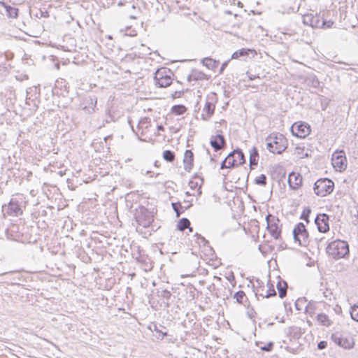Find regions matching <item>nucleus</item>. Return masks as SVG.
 <instances>
[{
	"mask_svg": "<svg viewBox=\"0 0 358 358\" xmlns=\"http://www.w3.org/2000/svg\"><path fill=\"white\" fill-rule=\"evenodd\" d=\"M25 197L23 194H17L13 195L8 204L2 206L3 216L18 217L22 215L23 210L26 207Z\"/></svg>",
	"mask_w": 358,
	"mask_h": 358,
	"instance_id": "nucleus-1",
	"label": "nucleus"
},
{
	"mask_svg": "<svg viewBox=\"0 0 358 358\" xmlns=\"http://www.w3.org/2000/svg\"><path fill=\"white\" fill-rule=\"evenodd\" d=\"M266 148L273 154H281L287 148V140L281 134H271L266 138Z\"/></svg>",
	"mask_w": 358,
	"mask_h": 358,
	"instance_id": "nucleus-2",
	"label": "nucleus"
},
{
	"mask_svg": "<svg viewBox=\"0 0 358 358\" xmlns=\"http://www.w3.org/2000/svg\"><path fill=\"white\" fill-rule=\"evenodd\" d=\"M327 252L335 259L346 258L350 253L349 245L345 241L336 240L328 245Z\"/></svg>",
	"mask_w": 358,
	"mask_h": 358,
	"instance_id": "nucleus-3",
	"label": "nucleus"
},
{
	"mask_svg": "<svg viewBox=\"0 0 358 358\" xmlns=\"http://www.w3.org/2000/svg\"><path fill=\"white\" fill-rule=\"evenodd\" d=\"M334 182L328 178H320L317 180L314 185V192L317 196H324L332 192L334 189Z\"/></svg>",
	"mask_w": 358,
	"mask_h": 358,
	"instance_id": "nucleus-4",
	"label": "nucleus"
},
{
	"mask_svg": "<svg viewBox=\"0 0 358 358\" xmlns=\"http://www.w3.org/2000/svg\"><path fill=\"white\" fill-rule=\"evenodd\" d=\"M172 72L166 68L157 69L155 73V84L159 87H166L172 83Z\"/></svg>",
	"mask_w": 358,
	"mask_h": 358,
	"instance_id": "nucleus-5",
	"label": "nucleus"
},
{
	"mask_svg": "<svg viewBox=\"0 0 358 358\" xmlns=\"http://www.w3.org/2000/svg\"><path fill=\"white\" fill-rule=\"evenodd\" d=\"M267 223V229L270 234L275 238L278 239L281 234V226L280 225V220L278 217L271 214H268L266 217Z\"/></svg>",
	"mask_w": 358,
	"mask_h": 358,
	"instance_id": "nucleus-6",
	"label": "nucleus"
},
{
	"mask_svg": "<svg viewBox=\"0 0 358 358\" xmlns=\"http://www.w3.org/2000/svg\"><path fill=\"white\" fill-rule=\"evenodd\" d=\"M294 239L301 246H307L309 243L308 232L303 223L300 222L293 229Z\"/></svg>",
	"mask_w": 358,
	"mask_h": 358,
	"instance_id": "nucleus-7",
	"label": "nucleus"
},
{
	"mask_svg": "<svg viewBox=\"0 0 358 358\" xmlns=\"http://www.w3.org/2000/svg\"><path fill=\"white\" fill-rule=\"evenodd\" d=\"M331 340L338 345L345 348L351 349L355 345L354 339L347 334L336 332L331 335Z\"/></svg>",
	"mask_w": 358,
	"mask_h": 358,
	"instance_id": "nucleus-8",
	"label": "nucleus"
},
{
	"mask_svg": "<svg viewBox=\"0 0 358 358\" xmlns=\"http://www.w3.org/2000/svg\"><path fill=\"white\" fill-rule=\"evenodd\" d=\"M136 220L138 224L145 228L153 222V216L147 208L141 207L136 213Z\"/></svg>",
	"mask_w": 358,
	"mask_h": 358,
	"instance_id": "nucleus-9",
	"label": "nucleus"
},
{
	"mask_svg": "<svg viewBox=\"0 0 358 358\" xmlns=\"http://www.w3.org/2000/svg\"><path fill=\"white\" fill-rule=\"evenodd\" d=\"M319 231L325 233L329 231V216L327 214H319L315 219Z\"/></svg>",
	"mask_w": 358,
	"mask_h": 358,
	"instance_id": "nucleus-10",
	"label": "nucleus"
},
{
	"mask_svg": "<svg viewBox=\"0 0 358 358\" xmlns=\"http://www.w3.org/2000/svg\"><path fill=\"white\" fill-rule=\"evenodd\" d=\"M210 143L215 151L223 150L226 147V141L222 134L211 136Z\"/></svg>",
	"mask_w": 358,
	"mask_h": 358,
	"instance_id": "nucleus-11",
	"label": "nucleus"
},
{
	"mask_svg": "<svg viewBox=\"0 0 358 358\" xmlns=\"http://www.w3.org/2000/svg\"><path fill=\"white\" fill-rule=\"evenodd\" d=\"M292 131L295 136L299 138H305L310 134V126L301 123L300 124H293Z\"/></svg>",
	"mask_w": 358,
	"mask_h": 358,
	"instance_id": "nucleus-12",
	"label": "nucleus"
},
{
	"mask_svg": "<svg viewBox=\"0 0 358 358\" xmlns=\"http://www.w3.org/2000/svg\"><path fill=\"white\" fill-rule=\"evenodd\" d=\"M332 165L335 169L337 170L341 171L344 170L346 167V164L345 163V157H343L340 153H335L332 156Z\"/></svg>",
	"mask_w": 358,
	"mask_h": 358,
	"instance_id": "nucleus-13",
	"label": "nucleus"
},
{
	"mask_svg": "<svg viewBox=\"0 0 358 358\" xmlns=\"http://www.w3.org/2000/svg\"><path fill=\"white\" fill-rule=\"evenodd\" d=\"M288 182L292 189H298L302 184V177L292 172L289 175Z\"/></svg>",
	"mask_w": 358,
	"mask_h": 358,
	"instance_id": "nucleus-14",
	"label": "nucleus"
},
{
	"mask_svg": "<svg viewBox=\"0 0 358 358\" xmlns=\"http://www.w3.org/2000/svg\"><path fill=\"white\" fill-rule=\"evenodd\" d=\"M193 152L189 150H187L184 155L183 163L185 170L188 172L190 171L193 166Z\"/></svg>",
	"mask_w": 358,
	"mask_h": 358,
	"instance_id": "nucleus-15",
	"label": "nucleus"
},
{
	"mask_svg": "<svg viewBox=\"0 0 358 358\" xmlns=\"http://www.w3.org/2000/svg\"><path fill=\"white\" fill-rule=\"evenodd\" d=\"M215 108V106L212 102L206 101L203 108V112L206 113V116H205L206 115L203 114V120H207L208 118H210L213 115Z\"/></svg>",
	"mask_w": 358,
	"mask_h": 358,
	"instance_id": "nucleus-16",
	"label": "nucleus"
},
{
	"mask_svg": "<svg viewBox=\"0 0 358 358\" xmlns=\"http://www.w3.org/2000/svg\"><path fill=\"white\" fill-rule=\"evenodd\" d=\"M259 153L256 147H252L250 150V166L253 169L254 166H257L259 161Z\"/></svg>",
	"mask_w": 358,
	"mask_h": 358,
	"instance_id": "nucleus-17",
	"label": "nucleus"
},
{
	"mask_svg": "<svg viewBox=\"0 0 358 358\" xmlns=\"http://www.w3.org/2000/svg\"><path fill=\"white\" fill-rule=\"evenodd\" d=\"M85 101L87 103L89 104V106H85L83 107V110H87L89 113H94L95 110L96 101H97L96 98L94 96H88L87 98H86Z\"/></svg>",
	"mask_w": 358,
	"mask_h": 358,
	"instance_id": "nucleus-18",
	"label": "nucleus"
},
{
	"mask_svg": "<svg viewBox=\"0 0 358 358\" xmlns=\"http://www.w3.org/2000/svg\"><path fill=\"white\" fill-rule=\"evenodd\" d=\"M0 3L4 7L6 15L10 18H17L18 16V9L11 6L6 4L4 2H0Z\"/></svg>",
	"mask_w": 358,
	"mask_h": 358,
	"instance_id": "nucleus-19",
	"label": "nucleus"
},
{
	"mask_svg": "<svg viewBox=\"0 0 358 358\" xmlns=\"http://www.w3.org/2000/svg\"><path fill=\"white\" fill-rule=\"evenodd\" d=\"M201 63L203 65L206 66L208 69L215 70L217 68L219 62L213 59L210 57H206L201 60Z\"/></svg>",
	"mask_w": 358,
	"mask_h": 358,
	"instance_id": "nucleus-20",
	"label": "nucleus"
},
{
	"mask_svg": "<svg viewBox=\"0 0 358 358\" xmlns=\"http://www.w3.org/2000/svg\"><path fill=\"white\" fill-rule=\"evenodd\" d=\"M317 321L321 325L325 327H329L332 324V321L330 320L328 315L324 313H320L317 315Z\"/></svg>",
	"mask_w": 358,
	"mask_h": 358,
	"instance_id": "nucleus-21",
	"label": "nucleus"
},
{
	"mask_svg": "<svg viewBox=\"0 0 358 358\" xmlns=\"http://www.w3.org/2000/svg\"><path fill=\"white\" fill-rule=\"evenodd\" d=\"M287 285L285 281H279L277 284V289L278 290L279 297L283 299L287 294Z\"/></svg>",
	"mask_w": 358,
	"mask_h": 358,
	"instance_id": "nucleus-22",
	"label": "nucleus"
},
{
	"mask_svg": "<svg viewBox=\"0 0 358 358\" xmlns=\"http://www.w3.org/2000/svg\"><path fill=\"white\" fill-rule=\"evenodd\" d=\"M233 153V156L235 159H237V163L238 165H242L245 163V157L243 152L241 150L237 149L231 152Z\"/></svg>",
	"mask_w": 358,
	"mask_h": 358,
	"instance_id": "nucleus-23",
	"label": "nucleus"
},
{
	"mask_svg": "<svg viewBox=\"0 0 358 358\" xmlns=\"http://www.w3.org/2000/svg\"><path fill=\"white\" fill-rule=\"evenodd\" d=\"M190 222L187 218L180 219L177 224V229L179 231H183L185 229L189 227Z\"/></svg>",
	"mask_w": 358,
	"mask_h": 358,
	"instance_id": "nucleus-24",
	"label": "nucleus"
},
{
	"mask_svg": "<svg viewBox=\"0 0 358 358\" xmlns=\"http://www.w3.org/2000/svg\"><path fill=\"white\" fill-rule=\"evenodd\" d=\"M186 110L187 108L183 105H176L171 108V112L177 115H182Z\"/></svg>",
	"mask_w": 358,
	"mask_h": 358,
	"instance_id": "nucleus-25",
	"label": "nucleus"
},
{
	"mask_svg": "<svg viewBox=\"0 0 358 358\" xmlns=\"http://www.w3.org/2000/svg\"><path fill=\"white\" fill-rule=\"evenodd\" d=\"M227 160V167H234L236 166H239L237 163V159H235L233 156V153H229L227 157L225 158Z\"/></svg>",
	"mask_w": 358,
	"mask_h": 358,
	"instance_id": "nucleus-26",
	"label": "nucleus"
},
{
	"mask_svg": "<svg viewBox=\"0 0 358 358\" xmlns=\"http://www.w3.org/2000/svg\"><path fill=\"white\" fill-rule=\"evenodd\" d=\"M248 51H250V50H247L245 48L238 50L232 54L231 58L232 59H238L242 56L248 55Z\"/></svg>",
	"mask_w": 358,
	"mask_h": 358,
	"instance_id": "nucleus-27",
	"label": "nucleus"
},
{
	"mask_svg": "<svg viewBox=\"0 0 358 358\" xmlns=\"http://www.w3.org/2000/svg\"><path fill=\"white\" fill-rule=\"evenodd\" d=\"M163 158L169 162H172L175 159V154L169 150H165L163 152Z\"/></svg>",
	"mask_w": 358,
	"mask_h": 358,
	"instance_id": "nucleus-28",
	"label": "nucleus"
},
{
	"mask_svg": "<svg viewBox=\"0 0 358 358\" xmlns=\"http://www.w3.org/2000/svg\"><path fill=\"white\" fill-rule=\"evenodd\" d=\"M160 296L164 299V303L166 304V306H169V300L171 296V292L166 289L162 290Z\"/></svg>",
	"mask_w": 358,
	"mask_h": 358,
	"instance_id": "nucleus-29",
	"label": "nucleus"
},
{
	"mask_svg": "<svg viewBox=\"0 0 358 358\" xmlns=\"http://www.w3.org/2000/svg\"><path fill=\"white\" fill-rule=\"evenodd\" d=\"M194 179L196 180V181L192 180V181L189 182L190 187L192 188V189H194L197 186H199V188H201V186L203 184V179L201 178H200V177H195Z\"/></svg>",
	"mask_w": 358,
	"mask_h": 358,
	"instance_id": "nucleus-30",
	"label": "nucleus"
},
{
	"mask_svg": "<svg viewBox=\"0 0 358 358\" xmlns=\"http://www.w3.org/2000/svg\"><path fill=\"white\" fill-rule=\"evenodd\" d=\"M255 183L259 185L265 186L266 185V176L264 174H261L255 179Z\"/></svg>",
	"mask_w": 358,
	"mask_h": 358,
	"instance_id": "nucleus-31",
	"label": "nucleus"
},
{
	"mask_svg": "<svg viewBox=\"0 0 358 358\" xmlns=\"http://www.w3.org/2000/svg\"><path fill=\"white\" fill-rule=\"evenodd\" d=\"M350 315L352 320L358 322V306L351 307Z\"/></svg>",
	"mask_w": 358,
	"mask_h": 358,
	"instance_id": "nucleus-32",
	"label": "nucleus"
},
{
	"mask_svg": "<svg viewBox=\"0 0 358 358\" xmlns=\"http://www.w3.org/2000/svg\"><path fill=\"white\" fill-rule=\"evenodd\" d=\"M260 295L262 296L263 297L268 298L270 296H275L276 292L274 289L273 285H271L268 286V289H267L265 295H264L263 294H260Z\"/></svg>",
	"mask_w": 358,
	"mask_h": 358,
	"instance_id": "nucleus-33",
	"label": "nucleus"
},
{
	"mask_svg": "<svg viewBox=\"0 0 358 358\" xmlns=\"http://www.w3.org/2000/svg\"><path fill=\"white\" fill-rule=\"evenodd\" d=\"M245 296L243 291H238L234 294V298L236 299L238 303H242L244 296Z\"/></svg>",
	"mask_w": 358,
	"mask_h": 358,
	"instance_id": "nucleus-34",
	"label": "nucleus"
},
{
	"mask_svg": "<svg viewBox=\"0 0 358 358\" xmlns=\"http://www.w3.org/2000/svg\"><path fill=\"white\" fill-rule=\"evenodd\" d=\"M171 206L173 207V210L176 213V216L179 217L180 215L181 214V212L179 210V208H182L181 204L180 203H172Z\"/></svg>",
	"mask_w": 358,
	"mask_h": 358,
	"instance_id": "nucleus-35",
	"label": "nucleus"
},
{
	"mask_svg": "<svg viewBox=\"0 0 358 358\" xmlns=\"http://www.w3.org/2000/svg\"><path fill=\"white\" fill-rule=\"evenodd\" d=\"M303 23L313 27L314 26L313 19L311 17V15H304L303 16Z\"/></svg>",
	"mask_w": 358,
	"mask_h": 358,
	"instance_id": "nucleus-36",
	"label": "nucleus"
},
{
	"mask_svg": "<svg viewBox=\"0 0 358 358\" xmlns=\"http://www.w3.org/2000/svg\"><path fill=\"white\" fill-rule=\"evenodd\" d=\"M310 212H311V210L310 208H308L307 209H305L301 214V218L306 220V222H308L309 220H308V215L310 213Z\"/></svg>",
	"mask_w": 358,
	"mask_h": 358,
	"instance_id": "nucleus-37",
	"label": "nucleus"
},
{
	"mask_svg": "<svg viewBox=\"0 0 358 358\" xmlns=\"http://www.w3.org/2000/svg\"><path fill=\"white\" fill-rule=\"evenodd\" d=\"M273 347V343L272 342H269L267 345L261 347V350L262 351L270 352L271 351Z\"/></svg>",
	"mask_w": 358,
	"mask_h": 358,
	"instance_id": "nucleus-38",
	"label": "nucleus"
},
{
	"mask_svg": "<svg viewBox=\"0 0 358 358\" xmlns=\"http://www.w3.org/2000/svg\"><path fill=\"white\" fill-rule=\"evenodd\" d=\"M327 346V343L324 341H320L317 345V348L320 350H323V349L326 348Z\"/></svg>",
	"mask_w": 358,
	"mask_h": 358,
	"instance_id": "nucleus-39",
	"label": "nucleus"
},
{
	"mask_svg": "<svg viewBox=\"0 0 358 358\" xmlns=\"http://www.w3.org/2000/svg\"><path fill=\"white\" fill-rule=\"evenodd\" d=\"M196 236L198 237V239L201 241V243H202L203 245H206L208 243L206 238L201 235L196 233Z\"/></svg>",
	"mask_w": 358,
	"mask_h": 358,
	"instance_id": "nucleus-40",
	"label": "nucleus"
},
{
	"mask_svg": "<svg viewBox=\"0 0 358 358\" xmlns=\"http://www.w3.org/2000/svg\"><path fill=\"white\" fill-rule=\"evenodd\" d=\"M333 24L332 21H324L322 23V27L325 28H330Z\"/></svg>",
	"mask_w": 358,
	"mask_h": 358,
	"instance_id": "nucleus-41",
	"label": "nucleus"
},
{
	"mask_svg": "<svg viewBox=\"0 0 358 358\" xmlns=\"http://www.w3.org/2000/svg\"><path fill=\"white\" fill-rule=\"evenodd\" d=\"M246 74L248 75V78H249L250 80H255V78H259V76H255V75H252V74H251V73H250V72H249V71H247Z\"/></svg>",
	"mask_w": 358,
	"mask_h": 358,
	"instance_id": "nucleus-42",
	"label": "nucleus"
},
{
	"mask_svg": "<svg viewBox=\"0 0 358 358\" xmlns=\"http://www.w3.org/2000/svg\"><path fill=\"white\" fill-rule=\"evenodd\" d=\"M227 165H228V164H227V160H226V159H224V161H222V164H221L220 169H229V167H227Z\"/></svg>",
	"mask_w": 358,
	"mask_h": 358,
	"instance_id": "nucleus-43",
	"label": "nucleus"
},
{
	"mask_svg": "<svg viewBox=\"0 0 358 358\" xmlns=\"http://www.w3.org/2000/svg\"><path fill=\"white\" fill-rule=\"evenodd\" d=\"M228 64V62H224L222 64V66L220 68V73H222L224 71V69L226 68V66H227Z\"/></svg>",
	"mask_w": 358,
	"mask_h": 358,
	"instance_id": "nucleus-44",
	"label": "nucleus"
},
{
	"mask_svg": "<svg viewBox=\"0 0 358 358\" xmlns=\"http://www.w3.org/2000/svg\"><path fill=\"white\" fill-rule=\"evenodd\" d=\"M62 83H63V79H61L60 80H56V86L57 87H59V86L61 87Z\"/></svg>",
	"mask_w": 358,
	"mask_h": 358,
	"instance_id": "nucleus-45",
	"label": "nucleus"
},
{
	"mask_svg": "<svg viewBox=\"0 0 358 358\" xmlns=\"http://www.w3.org/2000/svg\"><path fill=\"white\" fill-rule=\"evenodd\" d=\"M164 129V127L162 125H158L157 126V130L159 131H163Z\"/></svg>",
	"mask_w": 358,
	"mask_h": 358,
	"instance_id": "nucleus-46",
	"label": "nucleus"
},
{
	"mask_svg": "<svg viewBox=\"0 0 358 358\" xmlns=\"http://www.w3.org/2000/svg\"><path fill=\"white\" fill-rule=\"evenodd\" d=\"M313 83L315 86H316L317 85L319 84V81L317 80H314Z\"/></svg>",
	"mask_w": 358,
	"mask_h": 358,
	"instance_id": "nucleus-47",
	"label": "nucleus"
},
{
	"mask_svg": "<svg viewBox=\"0 0 358 358\" xmlns=\"http://www.w3.org/2000/svg\"><path fill=\"white\" fill-rule=\"evenodd\" d=\"M124 4V3L123 1H119V2L117 3V6H123Z\"/></svg>",
	"mask_w": 358,
	"mask_h": 358,
	"instance_id": "nucleus-48",
	"label": "nucleus"
},
{
	"mask_svg": "<svg viewBox=\"0 0 358 358\" xmlns=\"http://www.w3.org/2000/svg\"><path fill=\"white\" fill-rule=\"evenodd\" d=\"M129 17H130L131 19H136V17L135 16H134V15H131Z\"/></svg>",
	"mask_w": 358,
	"mask_h": 358,
	"instance_id": "nucleus-49",
	"label": "nucleus"
},
{
	"mask_svg": "<svg viewBox=\"0 0 358 358\" xmlns=\"http://www.w3.org/2000/svg\"><path fill=\"white\" fill-rule=\"evenodd\" d=\"M187 228L189 229V231H192V227H187Z\"/></svg>",
	"mask_w": 358,
	"mask_h": 358,
	"instance_id": "nucleus-50",
	"label": "nucleus"
},
{
	"mask_svg": "<svg viewBox=\"0 0 358 358\" xmlns=\"http://www.w3.org/2000/svg\"><path fill=\"white\" fill-rule=\"evenodd\" d=\"M296 308H297L298 310H299V309H300L299 308H298V303H297V302L296 303Z\"/></svg>",
	"mask_w": 358,
	"mask_h": 358,
	"instance_id": "nucleus-51",
	"label": "nucleus"
}]
</instances>
